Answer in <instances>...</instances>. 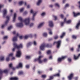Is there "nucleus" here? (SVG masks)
Segmentation results:
<instances>
[{
    "instance_id": "obj_1",
    "label": "nucleus",
    "mask_w": 80,
    "mask_h": 80,
    "mask_svg": "<svg viewBox=\"0 0 80 80\" xmlns=\"http://www.w3.org/2000/svg\"><path fill=\"white\" fill-rule=\"evenodd\" d=\"M18 20L21 21V23H17V27L19 28H22L23 26V22H24V23L26 25H28L30 24V18H26L25 20L23 19L22 17H19Z\"/></svg>"
},
{
    "instance_id": "obj_2",
    "label": "nucleus",
    "mask_w": 80,
    "mask_h": 80,
    "mask_svg": "<svg viewBox=\"0 0 80 80\" xmlns=\"http://www.w3.org/2000/svg\"><path fill=\"white\" fill-rule=\"evenodd\" d=\"M43 57V55H41L38 58H36L34 59V61L35 62H36V61H38L39 63H42L43 62H46L47 61V59L46 58H44L43 59V61L41 60V58H42Z\"/></svg>"
},
{
    "instance_id": "obj_3",
    "label": "nucleus",
    "mask_w": 80,
    "mask_h": 80,
    "mask_svg": "<svg viewBox=\"0 0 80 80\" xmlns=\"http://www.w3.org/2000/svg\"><path fill=\"white\" fill-rule=\"evenodd\" d=\"M52 45L51 44H48L47 45L45 43H42L40 47V49L42 50H43L44 49L45 47L47 48H51Z\"/></svg>"
},
{
    "instance_id": "obj_4",
    "label": "nucleus",
    "mask_w": 80,
    "mask_h": 80,
    "mask_svg": "<svg viewBox=\"0 0 80 80\" xmlns=\"http://www.w3.org/2000/svg\"><path fill=\"white\" fill-rule=\"evenodd\" d=\"M14 46V48L12 49V51H14L15 50V48H17L18 49H19L20 48H22L23 47V46L22 44L21 43L19 45H17L16 43H14L13 44Z\"/></svg>"
},
{
    "instance_id": "obj_5",
    "label": "nucleus",
    "mask_w": 80,
    "mask_h": 80,
    "mask_svg": "<svg viewBox=\"0 0 80 80\" xmlns=\"http://www.w3.org/2000/svg\"><path fill=\"white\" fill-rule=\"evenodd\" d=\"M61 41L59 40L57 41L54 42L53 43V45H54L55 44H57V48H59L61 44Z\"/></svg>"
},
{
    "instance_id": "obj_6",
    "label": "nucleus",
    "mask_w": 80,
    "mask_h": 80,
    "mask_svg": "<svg viewBox=\"0 0 80 80\" xmlns=\"http://www.w3.org/2000/svg\"><path fill=\"white\" fill-rule=\"evenodd\" d=\"M6 18H7V20H6V21L5 22V24L2 25V28H3L5 26L7 25V24L8 23V22L9 21V20L10 19V17L9 16H8L6 17Z\"/></svg>"
},
{
    "instance_id": "obj_7",
    "label": "nucleus",
    "mask_w": 80,
    "mask_h": 80,
    "mask_svg": "<svg viewBox=\"0 0 80 80\" xmlns=\"http://www.w3.org/2000/svg\"><path fill=\"white\" fill-rule=\"evenodd\" d=\"M74 76L73 73H71L68 76V78L69 80H72Z\"/></svg>"
},
{
    "instance_id": "obj_8",
    "label": "nucleus",
    "mask_w": 80,
    "mask_h": 80,
    "mask_svg": "<svg viewBox=\"0 0 80 80\" xmlns=\"http://www.w3.org/2000/svg\"><path fill=\"white\" fill-rule=\"evenodd\" d=\"M8 70L7 69H6L4 71L0 69V75H1L3 73H8Z\"/></svg>"
},
{
    "instance_id": "obj_9",
    "label": "nucleus",
    "mask_w": 80,
    "mask_h": 80,
    "mask_svg": "<svg viewBox=\"0 0 80 80\" xmlns=\"http://www.w3.org/2000/svg\"><path fill=\"white\" fill-rule=\"evenodd\" d=\"M66 58V56H62L61 58H59L58 59V62H61L62 60L65 59Z\"/></svg>"
},
{
    "instance_id": "obj_10",
    "label": "nucleus",
    "mask_w": 80,
    "mask_h": 80,
    "mask_svg": "<svg viewBox=\"0 0 80 80\" xmlns=\"http://www.w3.org/2000/svg\"><path fill=\"white\" fill-rule=\"evenodd\" d=\"M19 36V35L18 33L16 34V36L14 37V38H12V41L13 42L16 41L17 40V37Z\"/></svg>"
},
{
    "instance_id": "obj_11",
    "label": "nucleus",
    "mask_w": 80,
    "mask_h": 80,
    "mask_svg": "<svg viewBox=\"0 0 80 80\" xmlns=\"http://www.w3.org/2000/svg\"><path fill=\"white\" fill-rule=\"evenodd\" d=\"M22 54L21 51H18L17 52V54H16V56L17 57H20Z\"/></svg>"
},
{
    "instance_id": "obj_12",
    "label": "nucleus",
    "mask_w": 80,
    "mask_h": 80,
    "mask_svg": "<svg viewBox=\"0 0 80 80\" xmlns=\"http://www.w3.org/2000/svg\"><path fill=\"white\" fill-rule=\"evenodd\" d=\"M73 15L74 17H76L80 15V12H78V13H76L75 12H73Z\"/></svg>"
},
{
    "instance_id": "obj_13",
    "label": "nucleus",
    "mask_w": 80,
    "mask_h": 80,
    "mask_svg": "<svg viewBox=\"0 0 80 80\" xmlns=\"http://www.w3.org/2000/svg\"><path fill=\"white\" fill-rule=\"evenodd\" d=\"M49 26L51 27H52L54 26L53 22L52 21H50L49 22Z\"/></svg>"
},
{
    "instance_id": "obj_14",
    "label": "nucleus",
    "mask_w": 80,
    "mask_h": 80,
    "mask_svg": "<svg viewBox=\"0 0 80 80\" xmlns=\"http://www.w3.org/2000/svg\"><path fill=\"white\" fill-rule=\"evenodd\" d=\"M3 13V17L5 18L6 16V15L7 13V11L6 9H4Z\"/></svg>"
},
{
    "instance_id": "obj_15",
    "label": "nucleus",
    "mask_w": 80,
    "mask_h": 80,
    "mask_svg": "<svg viewBox=\"0 0 80 80\" xmlns=\"http://www.w3.org/2000/svg\"><path fill=\"white\" fill-rule=\"evenodd\" d=\"M29 37H30L31 38H32V34H29V35L25 36H24V39H27Z\"/></svg>"
},
{
    "instance_id": "obj_16",
    "label": "nucleus",
    "mask_w": 80,
    "mask_h": 80,
    "mask_svg": "<svg viewBox=\"0 0 80 80\" xmlns=\"http://www.w3.org/2000/svg\"><path fill=\"white\" fill-rule=\"evenodd\" d=\"M80 26V21H79L78 23L77 24L76 27V28L77 29H78Z\"/></svg>"
},
{
    "instance_id": "obj_17",
    "label": "nucleus",
    "mask_w": 80,
    "mask_h": 80,
    "mask_svg": "<svg viewBox=\"0 0 80 80\" xmlns=\"http://www.w3.org/2000/svg\"><path fill=\"white\" fill-rule=\"evenodd\" d=\"M22 63H19L18 64V66L16 67V68H22Z\"/></svg>"
},
{
    "instance_id": "obj_18",
    "label": "nucleus",
    "mask_w": 80,
    "mask_h": 80,
    "mask_svg": "<svg viewBox=\"0 0 80 80\" xmlns=\"http://www.w3.org/2000/svg\"><path fill=\"white\" fill-rule=\"evenodd\" d=\"M53 77H59L60 76V73H56L53 75Z\"/></svg>"
},
{
    "instance_id": "obj_19",
    "label": "nucleus",
    "mask_w": 80,
    "mask_h": 80,
    "mask_svg": "<svg viewBox=\"0 0 80 80\" xmlns=\"http://www.w3.org/2000/svg\"><path fill=\"white\" fill-rule=\"evenodd\" d=\"M79 58L78 56H76V55L75 54H74L73 55V59L75 60H77Z\"/></svg>"
},
{
    "instance_id": "obj_20",
    "label": "nucleus",
    "mask_w": 80,
    "mask_h": 80,
    "mask_svg": "<svg viewBox=\"0 0 80 80\" xmlns=\"http://www.w3.org/2000/svg\"><path fill=\"white\" fill-rule=\"evenodd\" d=\"M36 12H35V13H34V14H33V16H32V18L31 19V20H32V21H34L35 20V15H36Z\"/></svg>"
},
{
    "instance_id": "obj_21",
    "label": "nucleus",
    "mask_w": 80,
    "mask_h": 80,
    "mask_svg": "<svg viewBox=\"0 0 80 80\" xmlns=\"http://www.w3.org/2000/svg\"><path fill=\"white\" fill-rule=\"evenodd\" d=\"M44 22H42L38 26V28H41L44 24Z\"/></svg>"
},
{
    "instance_id": "obj_22",
    "label": "nucleus",
    "mask_w": 80,
    "mask_h": 80,
    "mask_svg": "<svg viewBox=\"0 0 80 80\" xmlns=\"http://www.w3.org/2000/svg\"><path fill=\"white\" fill-rule=\"evenodd\" d=\"M16 14L15 13L14 15V18H13V22H15L16 20Z\"/></svg>"
},
{
    "instance_id": "obj_23",
    "label": "nucleus",
    "mask_w": 80,
    "mask_h": 80,
    "mask_svg": "<svg viewBox=\"0 0 80 80\" xmlns=\"http://www.w3.org/2000/svg\"><path fill=\"white\" fill-rule=\"evenodd\" d=\"M48 31H49V34L50 35H52V33L51 29L50 28H48Z\"/></svg>"
},
{
    "instance_id": "obj_24",
    "label": "nucleus",
    "mask_w": 80,
    "mask_h": 80,
    "mask_svg": "<svg viewBox=\"0 0 80 80\" xmlns=\"http://www.w3.org/2000/svg\"><path fill=\"white\" fill-rule=\"evenodd\" d=\"M10 79V80H18V78L17 77L11 78Z\"/></svg>"
},
{
    "instance_id": "obj_25",
    "label": "nucleus",
    "mask_w": 80,
    "mask_h": 80,
    "mask_svg": "<svg viewBox=\"0 0 80 80\" xmlns=\"http://www.w3.org/2000/svg\"><path fill=\"white\" fill-rule=\"evenodd\" d=\"M65 32H63L62 33V35L60 37V38H62L64 37V36H65Z\"/></svg>"
},
{
    "instance_id": "obj_26",
    "label": "nucleus",
    "mask_w": 80,
    "mask_h": 80,
    "mask_svg": "<svg viewBox=\"0 0 80 80\" xmlns=\"http://www.w3.org/2000/svg\"><path fill=\"white\" fill-rule=\"evenodd\" d=\"M71 22H72V21L71 20H69L67 21H66V23L67 24H69L71 23Z\"/></svg>"
},
{
    "instance_id": "obj_27",
    "label": "nucleus",
    "mask_w": 80,
    "mask_h": 80,
    "mask_svg": "<svg viewBox=\"0 0 80 80\" xmlns=\"http://www.w3.org/2000/svg\"><path fill=\"white\" fill-rule=\"evenodd\" d=\"M41 2H42V0H38V3H37V5H40V4Z\"/></svg>"
},
{
    "instance_id": "obj_28",
    "label": "nucleus",
    "mask_w": 80,
    "mask_h": 80,
    "mask_svg": "<svg viewBox=\"0 0 80 80\" xmlns=\"http://www.w3.org/2000/svg\"><path fill=\"white\" fill-rule=\"evenodd\" d=\"M4 57L3 56L0 57V60L3 61L4 60Z\"/></svg>"
},
{
    "instance_id": "obj_29",
    "label": "nucleus",
    "mask_w": 80,
    "mask_h": 80,
    "mask_svg": "<svg viewBox=\"0 0 80 80\" xmlns=\"http://www.w3.org/2000/svg\"><path fill=\"white\" fill-rule=\"evenodd\" d=\"M23 74V72L22 71H20L18 73V75H22Z\"/></svg>"
},
{
    "instance_id": "obj_30",
    "label": "nucleus",
    "mask_w": 80,
    "mask_h": 80,
    "mask_svg": "<svg viewBox=\"0 0 80 80\" xmlns=\"http://www.w3.org/2000/svg\"><path fill=\"white\" fill-rule=\"evenodd\" d=\"M72 37L73 39H76L77 38V36L75 35H73L72 36Z\"/></svg>"
},
{
    "instance_id": "obj_31",
    "label": "nucleus",
    "mask_w": 80,
    "mask_h": 80,
    "mask_svg": "<svg viewBox=\"0 0 80 80\" xmlns=\"http://www.w3.org/2000/svg\"><path fill=\"white\" fill-rule=\"evenodd\" d=\"M42 35L44 37H46L47 36V33H43Z\"/></svg>"
},
{
    "instance_id": "obj_32",
    "label": "nucleus",
    "mask_w": 80,
    "mask_h": 80,
    "mask_svg": "<svg viewBox=\"0 0 80 80\" xmlns=\"http://www.w3.org/2000/svg\"><path fill=\"white\" fill-rule=\"evenodd\" d=\"M58 36L57 35L55 36L54 37V38L55 40H57L58 39Z\"/></svg>"
},
{
    "instance_id": "obj_33",
    "label": "nucleus",
    "mask_w": 80,
    "mask_h": 80,
    "mask_svg": "<svg viewBox=\"0 0 80 80\" xmlns=\"http://www.w3.org/2000/svg\"><path fill=\"white\" fill-rule=\"evenodd\" d=\"M31 45H32L31 42H29L27 44V47H28L29 46H31Z\"/></svg>"
},
{
    "instance_id": "obj_34",
    "label": "nucleus",
    "mask_w": 80,
    "mask_h": 80,
    "mask_svg": "<svg viewBox=\"0 0 80 80\" xmlns=\"http://www.w3.org/2000/svg\"><path fill=\"white\" fill-rule=\"evenodd\" d=\"M55 6H56L57 7H59L60 6L59 4L58 3H56L55 4Z\"/></svg>"
},
{
    "instance_id": "obj_35",
    "label": "nucleus",
    "mask_w": 80,
    "mask_h": 80,
    "mask_svg": "<svg viewBox=\"0 0 80 80\" xmlns=\"http://www.w3.org/2000/svg\"><path fill=\"white\" fill-rule=\"evenodd\" d=\"M64 22H61L60 23L61 26V27L63 26L64 25Z\"/></svg>"
},
{
    "instance_id": "obj_36",
    "label": "nucleus",
    "mask_w": 80,
    "mask_h": 80,
    "mask_svg": "<svg viewBox=\"0 0 80 80\" xmlns=\"http://www.w3.org/2000/svg\"><path fill=\"white\" fill-rule=\"evenodd\" d=\"M23 3L22 1H20V2H19L18 4L19 5H22Z\"/></svg>"
},
{
    "instance_id": "obj_37",
    "label": "nucleus",
    "mask_w": 80,
    "mask_h": 80,
    "mask_svg": "<svg viewBox=\"0 0 80 80\" xmlns=\"http://www.w3.org/2000/svg\"><path fill=\"white\" fill-rule=\"evenodd\" d=\"M12 26H10L9 27H8V30H10V29H12Z\"/></svg>"
},
{
    "instance_id": "obj_38",
    "label": "nucleus",
    "mask_w": 80,
    "mask_h": 80,
    "mask_svg": "<svg viewBox=\"0 0 80 80\" xmlns=\"http://www.w3.org/2000/svg\"><path fill=\"white\" fill-rule=\"evenodd\" d=\"M30 56H26V58L27 59H30Z\"/></svg>"
},
{
    "instance_id": "obj_39",
    "label": "nucleus",
    "mask_w": 80,
    "mask_h": 80,
    "mask_svg": "<svg viewBox=\"0 0 80 80\" xmlns=\"http://www.w3.org/2000/svg\"><path fill=\"white\" fill-rule=\"evenodd\" d=\"M68 60L69 62H71L72 61L71 59L70 58H68Z\"/></svg>"
},
{
    "instance_id": "obj_40",
    "label": "nucleus",
    "mask_w": 80,
    "mask_h": 80,
    "mask_svg": "<svg viewBox=\"0 0 80 80\" xmlns=\"http://www.w3.org/2000/svg\"><path fill=\"white\" fill-rule=\"evenodd\" d=\"M42 77L43 78H45L46 77V76L45 75H42Z\"/></svg>"
},
{
    "instance_id": "obj_41",
    "label": "nucleus",
    "mask_w": 80,
    "mask_h": 80,
    "mask_svg": "<svg viewBox=\"0 0 80 80\" xmlns=\"http://www.w3.org/2000/svg\"><path fill=\"white\" fill-rule=\"evenodd\" d=\"M51 51L50 50H48L47 52V54H49L51 53Z\"/></svg>"
},
{
    "instance_id": "obj_42",
    "label": "nucleus",
    "mask_w": 80,
    "mask_h": 80,
    "mask_svg": "<svg viewBox=\"0 0 80 80\" xmlns=\"http://www.w3.org/2000/svg\"><path fill=\"white\" fill-rule=\"evenodd\" d=\"M53 17L55 18L54 20H56L57 19V17L55 16H53Z\"/></svg>"
},
{
    "instance_id": "obj_43",
    "label": "nucleus",
    "mask_w": 80,
    "mask_h": 80,
    "mask_svg": "<svg viewBox=\"0 0 80 80\" xmlns=\"http://www.w3.org/2000/svg\"><path fill=\"white\" fill-rule=\"evenodd\" d=\"M13 53H11L9 55V57H10L11 56L12 57H13Z\"/></svg>"
},
{
    "instance_id": "obj_44",
    "label": "nucleus",
    "mask_w": 80,
    "mask_h": 80,
    "mask_svg": "<svg viewBox=\"0 0 80 80\" xmlns=\"http://www.w3.org/2000/svg\"><path fill=\"white\" fill-rule=\"evenodd\" d=\"M45 15V12H42V14H41V15L42 16H44Z\"/></svg>"
},
{
    "instance_id": "obj_45",
    "label": "nucleus",
    "mask_w": 80,
    "mask_h": 80,
    "mask_svg": "<svg viewBox=\"0 0 80 80\" xmlns=\"http://www.w3.org/2000/svg\"><path fill=\"white\" fill-rule=\"evenodd\" d=\"M74 49L73 48H70V50L72 52H73L74 51Z\"/></svg>"
},
{
    "instance_id": "obj_46",
    "label": "nucleus",
    "mask_w": 80,
    "mask_h": 80,
    "mask_svg": "<svg viewBox=\"0 0 80 80\" xmlns=\"http://www.w3.org/2000/svg\"><path fill=\"white\" fill-rule=\"evenodd\" d=\"M10 58H9V57H7V58H6V61H8L9 60Z\"/></svg>"
},
{
    "instance_id": "obj_47",
    "label": "nucleus",
    "mask_w": 80,
    "mask_h": 80,
    "mask_svg": "<svg viewBox=\"0 0 80 80\" xmlns=\"http://www.w3.org/2000/svg\"><path fill=\"white\" fill-rule=\"evenodd\" d=\"M24 9V8H21V9H20V12H22L23 11Z\"/></svg>"
},
{
    "instance_id": "obj_48",
    "label": "nucleus",
    "mask_w": 80,
    "mask_h": 80,
    "mask_svg": "<svg viewBox=\"0 0 80 80\" xmlns=\"http://www.w3.org/2000/svg\"><path fill=\"white\" fill-rule=\"evenodd\" d=\"M29 68V65H26V68Z\"/></svg>"
},
{
    "instance_id": "obj_49",
    "label": "nucleus",
    "mask_w": 80,
    "mask_h": 80,
    "mask_svg": "<svg viewBox=\"0 0 80 80\" xmlns=\"http://www.w3.org/2000/svg\"><path fill=\"white\" fill-rule=\"evenodd\" d=\"M53 79V76H50L49 77V79L50 80H52V79Z\"/></svg>"
},
{
    "instance_id": "obj_50",
    "label": "nucleus",
    "mask_w": 80,
    "mask_h": 80,
    "mask_svg": "<svg viewBox=\"0 0 80 80\" xmlns=\"http://www.w3.org/2000/svg\"><path fill=\"white\" fill-rule=\"evenodd\" d=\"M80 48H77V50H76L77 52H79L80 51Z\"/></svg>"
},
{
    "instance_id": "obj_51",
    "label": "nucleus",
    "mask_w": 80,
    "mask_h": 80,
    "mask_svg": "<svg viewBox=\"0 0 80 80\" xmlns=\"http://www.w3.org/2000/svg\"><path fill=\"white\" fill-rule=\"evenodd\" d=\"M30 12H31V13L33 14L34 13V12H33V10L32 9L31 10V11H30Z\"/></svg>"
},
{
    "instance_id": "obj_52",
    "label": "nucleus",
    "mask_w": 80,
    "mask_h": 80,
    "mask_svg": "<svg viewBox=\"0 0 80 80\" xmlns=\"http://www.w3.org/2000/svg\"><path fill=\"white\" fill-rule=\"evenodd\" d=\"M60 17L62 19H63L64 17V15L63 14H61L60 15Z\"/></svg>"
},
{
    "instance_id": "obj_53",
    "label": "nucleus",
    "mask_w": 80,
    "mask_h": 80,
    "mask_svg": "<svg viewBox=\"0 0 80 80\" xmlns=\"http://www.w3.org/2000/svg\"><path fill=\"white\" fill-rule=\"evenodd\" d=\"M12 63H10L9 64V66L10 68H12Z\"/></svg>"
},
{
    "instance_id": "obj_54",
    "label": "nucleus",
    "mask_w": 80,
    "mask_h": 80,
    "mask_svg": "<svg viewBox=\"0 0 80 80\" xmlns=\"http://www.w3.org/2000/svg\"><path fill=\"white\" fill-rule=\"evenodd\" d=\"M8 38V36H5L4 38H3V39H7Z\"/></svg>"
},
{
    "instance_id": "obj_55",
    "label": "nucleus",
    "mask_w": 80,
    "mask_h": 80,
    "mask_svg": "<svg viewBox=\"0 0 80 80\" xmlns=\"http://www.w3.org/2000/svg\"><path fill=\"white\" fill-rule=\"evenodd\" d=\"M38 73L39 74H41L42 73V71H38Z\"/></svg>"
},
{
    "instance_id": "obj_56",
    "label": "nucleus",
    "mask_w": 80,
    "mask_h": 80,
    "mask_svg": "<svg viewBox=\"0 0 80 80\" xmlns=\"http://www.w3.org/2000/svg\"><path fill=\"white\" fill-rule=\"evenodd\" d=\"M49 59H52V55L50 56L49 57Z\"/></svg>"
},
{
    "instance_id": "obj_57",
    "label": "nucleus",
    "mask_w": 80,
    "mask_h": 80,
    "mask_svg": "<svg viewBox=\"0 0 80 80\" xmlns=\"http://www.w3.org/2000/svg\"><path fill=\"white\" fill-rule=\"evenodd\" d=\"M67 21H66V18H64V23H66V22Z\"/></svg>"
},
{
    "instance_id": "obj_58",
    "label": "nucleus",
    "mask_w": 80,
    "mask_h": 80,
    "mask_svg": "<svg viewBox=\"0 0 80 80\" xmlns=\"http://www.w3.org/2000/svg\"><path fill=\"white\" fill-rule=\"evenodd\" d=\"M34 25V24L33 23H31L30 24V27H32Z\"/></svg>"
},
{
    "instance_id": "obj_59",
    "label": "nucleus",
    "mask_w": 80,
    "mask_h": 80,
    "mask_svg": "<svg viewBox=\"0 0 80 80\" xmlns=\"http://www.w3.org/2000/svg\"><path fill=\"white\" fill-rule=\"evenodd\" d=\"M34 45H37V43H36V42L35 41H34Z\"/></svg>"
},
{
    "instance_id": "obj_60",
    "label": "nucleus",
    "mask_w": 80,
    "mask_h": 80,
    "mask_svg": "<svg viewBox=\"0 0 80 80\" xmlns=\"http://www.w3.org/2000/svg\"><path fill=\"white\" fill-rule=\"evenodd\" d=\"M69 6V5L68 4H67L65 6V7H68Z\"/></svg>"
},
{
    "instance_id": "obj_61",
    "label": "nucleus",
    "mask_w": 80,
    "mask_h": 80,
    "mask_svg": "<svg viewBox=\"0 0 80 80\" xmlns=\"http://www.w3.org/2000/svg\"><path fill=\"white\" fill-rule=\"evenodd\" d=\"M27 14V12L25 11L24 12V14L26 15Z\"/></svg>"
},
{
    "instance_id": "obj_62",
    "label": "nucleus",
    "mask_w": 80,
    "mask_h": 80,
    "mask_svg": "<svg viewBox=\"0 0 80 80\" xmlns=\"http://www.w3.org/2000/svg\"><path fill=\"white\" fill-rule=\"evenodd\" d=\"M15 59V58L14 57H12V58L11 60H13Z\"/></svg>"
},
{
    "instance_id": "obj_63",
    "label": "nucleus",
    "mask_w": 80,
    "mask_h": 80,
    "mask_svg": "<svg viewBox=\"0 0 80 80\" xmlns=\"http://www.w3.org/2000/svg\"><path fill=\"white\" fill-rule=\"evenodd\" d=\"M49 70L52 71V68H50L49 69Z\"/></svg>"
},
{
    "instance_id": "obj_64",
    "label": "nucleus",
    "mask_w": 80,
    "mask_h": 80,
    "mask_svg": "<svg viewBox=\"0 0 80 80\" xmlns=\"http://www.w3.org/2000/svg\"><path fill=\"white\" fill-rule=\"evenodd\" d=\"M19 38L20 39H22V36H20L19 37Z\"/></svg>"
}]
</instances>
